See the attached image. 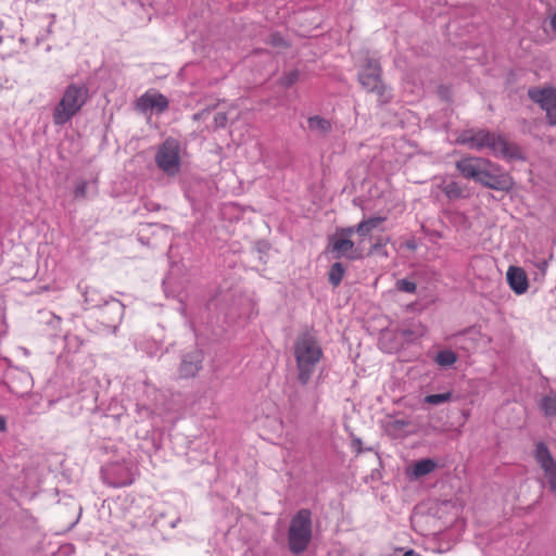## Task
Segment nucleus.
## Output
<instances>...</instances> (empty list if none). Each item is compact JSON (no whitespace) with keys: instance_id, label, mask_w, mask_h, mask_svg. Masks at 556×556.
<instances>
[{"instance_id":"nucleus-23","label":"nucleus","mask_w":556,"mask_h":556,"mask_svg":"<svg viewBox=\"0 0 556 556\" xmlns=\"http://www.w3.org/2000/svg\"><path fill=\"white\" fill-rule=\"evenodd\" d=\"M453 399L452 392H445L440 394H429L425 397V403L430 405H440L450 402Z\"/></svg>"},{"instance_id":"nucleus-21","label":"nucleus","mask_w":556,"mask_h":556,"mask_svg":"<svg viewBox=\"0 0 556 556\" xmlns=\"http://www.w3.org/2000/svg\"><path fill=\"white\" fill-rule=\"evenodd\" d=\"M346 267L341 262H336L330 266L328 280L333 287H338L345 274Z\"/></svg>"},{"instance_id":"nucleus-5","label":"nucleus","mask_w":556,"mask_h":556,"mask_svg":"<svg viewBox=\"0 0 556 556\" xmlns=\"http://www.w3.org/2000/svg\"><path fill=\"white\" fill-rule=\"evenodd\" d=\"M313 536L312 513L300 509L291 519L288 529V546L292 554L300 555L308 547Z\"/></svg>"},{"instance_id":"nucleus-22","label":"nucleus","mask_w":556,"mask_h":556,"mask_svg":"<svg viewBox=\"0 0 556 556\" xmlns=\"http://www.w3.org/2000/svg\"><path fill=\"white\" fill-rule=\"evenodd\" d=\"M456 361L457 356L452 350H442L435 355V362L442 367L452 366Z\"/></svg>"},{"instance_id":"nucleus-20","label":"nucleus","mask_w":556,"mask_h":556,"mask_svg":"<svg viewBox=\"0 0 556 556\" xmlns=\"http://www.w3.org/2000/svg\"><path fill=\"white\" fill-rule=\"evenodd\" d=\"M539 406L546 417L556 416V393L549 392L548 394L544 395L541 399Z\"/></svg>"},{"instance_id":"nucleus-24","label":"nucleus","mask_w":556,"mask_h":556,"mask_svg":"<svg viewBox=\"0 0 556 556\" xmlns=\"http://www.w3.org/2000/svg\"><path fill=\"white\" fill-rule=\"evenodd\" d=\"M396 289L402 292L414 293L417 289V285L407 279H400L396 281Z\"/></svg>"},{"instance_id":"nucleus-27","label":"nucleus","mask_w":556,"mask_h":556,"mask_svg":"<svg viewBox=\"0 0 556 556\" xmlns=\"http://www.w3.org/2000/svg\"><path fill=\"white\" fill-rule=\"evenodd\" d=\"M368 254H381L383 256H387V251L384 250V243L382 242L381 239L371 245Z\"/></svg>"},{"instance_id":"nucleus-11","label":"nucleus","mask_w":556,"mask_h":556,"mask_svg":"<svg viewBox=\"0 0 556 556\" xmlns=\"http://www.w3.org/2000/svg\"><path fill=\"white\" fill-rule=\"evenodd\" d=\"M491 131L485 128L464 130L456 139L459 144L468 146L472 150H483L485 139Z\"/></svg>"},{"instance_id":"nucleus-7","label":"nucleus","mask_w":556,"mask_h":556,"mask_svg":"<svg viewBox=\"0 0 556 556\" xmlns=\"http://www.w3.org/2000/svg\"><path fill=\"white\" fill-rule=\"evenodd\" d=\"M483 149H489L495 156L508 161L525 160L520 147L516 143L508 142L501 134L491 131L489 138L485 139Z\"/></svg>"},{"instance_id":"nucleus-35","label":"nucleus","mask_w":556,"mask_h":556,"mask_svg":"<svg viewBox=\"0 0 556 556\" xmlns=\"http://www.w3.org/2000/svg\"><path fill=\"white\" fill-rule=\"evenodd\" d=\"M352 445H353V447L356 450V452L358 454L362 453V441H361V439L353 440Z\"/></svg>"},{"instance_id":"nucleus-2","label":"nucleus","mask_w":556,"mask_h":556,"mask_svg":"<svg viewBox=\"0 0 556 556\" xmlns=\"http://www.w3.org/2000/svg\"><path fill=\"white\" fill-rule=\"evenodd\" d=\"M294 357L298 381L302 387H305L323 357V350L316 337L309 330H304L298 336L294 342Z\"/></svg>"},{"instance_id":"nucleus-13","label":"nucleus","mask_w":556,"mask_h":556,"mask_svg":"<svg viewBox=\"0 0 556 556\" xmlns=\"http://www.w3.org/2000/svg\"><path fill=\"white\" fill-rule=\"evenodd\" d=\"M137 108L147 112L149 110H156L162 113L168 109V100L162 93H144L137 101Z\"/></svg>"},{"instance_id":"nucleus-32","label":"nucleus","mask_w":556,"mask_h":556,"mask_svg":"<svg viewBox=\"0 0 556 556\" xmlns=\"http://www.w3.org/2000/svg\"><path fill=\"white\" fill-rule=\"evenodd\" d=\"M214 108L215 106H212V108L208 106V108H205V109L201 110L200 112L193 114V116H192L193 121H200V119L205 118Z\"/></svg>"},{"instance_id":"nucleus-16","label":"nucleus","mask_w":556,"mask_h":556,"mask_svg":"<svg viewBox=\"0 0 556 556\" xmlns=\"http://www.w3.org/2000/svg\"><path fill=\"white\" fill-rule=\"evenodd\" d=\"M307 124H308V128L312 131L317 132L318 135H321L324 137L327 136L332 130V125H331L330 121H328L319 115L311 116L307 119Z\"/></svg>"},{"instance_id":"nucleus-1","label":"nucleus","mask_w":556,"mask_h":556,"mask_svg":"<svg viewBox=\"0 0 556 556\" xmlns=\"http://www.w3.org/2000/svg\"><path fill=\"white\" fill-rule=\"evenodd\" d=\"M455 166L462 176L483 187L496 191L509 192L514 188L513 177L498 164L479 156H464Z\"/></svg>"},{"instance_id":"nucleus-29","label":"nucleus","mask_w":556,"mask_h":556,"mask_svg":"<svg viewBox=\"0 0 556 556\" xmlns=\"http://www.w3.org/2000/svg\"><path fill=\"white\" fill-rule=\"evenodd\" d=\"M356 232V226H351V227H344V228H340L337 230V235L339 237H342V238H349L351 239V237Z\"/></svg>"},{"instance_id":"nucleus-19","label":"nucleus","mask_w":556,"mask_h":556,"mask_svg":"<svg viewBox=\"0 0 556 556\" xmlns=\"http://www.w3.org/2000/svg\"><path fill=\"white\" fill-rule=\"evenodd\" d=\"M437 468V462L430 458H424L415 463L413 468V475L416 478L429 475Z\"/></svg>"},{"instance_id":"nucleus-18","label":"nucleus","mask_w":556,"mask_h":556,"mask_svg":"<svg viewBox=\"0 0 556 556\" xmlns=\"http://www.w3.org/2000/svg\"><path fill=\"white\" fill-rule=\"evenodd\" d=\"M442 191L448 198V200L465 199L468 197L466 188L457 181L445 182L442 187Z\"/></svg>"},{"instance_id":"nucleus-28","label":"nucleus","mask_w":556,"mask_h":556,"mask_svg":"<svg viewBox=\"0 0 556 556\" xmlns=\"http://www.w3.org/2000/svg\"><path fill=\"white\" fill-rule=\"evenodd\" d=\"M86 194H87V182L80 181L74 190V195L76 199H84V198H86Z\"/></svg>"},{"instance_id":"nucleus-15","label":"nucleus","mask_w":556,"mask_h":556,"mask_svg":"<svg viewBox=\"0 0 556 556\" xmlns=\"http://www.w3.org/2000/svg\"><path fill=\"white\" fill-rule=\"evenodd\" d=\"M307 391L305 389H294L288 396L290 409L298 414L308 404Z\"/></svg>"},{"instance_id":"nucleus-6","label":"nucleus","mask_w":556,"mask_h":556,"mask_svg":"<svg viewBox=\"0 0 556 556\" xmlns=\"http://www.w3.org/2000/svg\"><path fill=\"white\" fill-rule=\"evenodd\" d=\"M155 163L164 173L168 175H175L179 172V143L176 139L167 138L162 143L156 152Z\"/></svg>"},{"instance_id":"nucleus-14","label":"nucleus","mask_w":556,"mask_h":556,"mask_svg":"<svg viewBox=\"0 0 556 556\" xmlns=\"http://www.w3.org/2000/svg\"><path fill=\"white\" fill-rule=\"evenodd\" d=\"M506 278L513 291L517 294H522L528 290V278L526 271L516 266H510L507 270Z\"/></svg>"},{"instance_id":"nucleus-38","label":"nucleus","mask_w":556,"mask_h":556,"mask_svg":"<svg viewBox=\"0 0 556 556\" xmlns=\"http://www.w3.org/2000/svg\"><path fill=\"white\" fill-rule=\"evenodd\" d=\"M5 427H7L5 419L2 416H0V431H4Z\"/></svg>"},{"instance_id":"nucleus-25","label":"nucleus","mask_w":556,"mask_h":556,"mask_svg":"<svg viewBox=\"0 0 556 556\" xmlns=\"http://www.w3.org/2000/svg\"><path fill=\"white\" fill-rule=\"evenodd\" d=\"M228 122L227 114L225 112H218L214 116V130L225 128Z\"/></svg>"},{"instance_id":"nucleus-4","label":"nucleus","mask_w":556,"mask_h":556,"mask_svg":"<svg viewBox=\"0 0 556 556\" xmlns=\"http://www.w3.org/2000/svg\"><path fill=\"white\" fill-rule=\"evenodd\" d=\"M88 88L81 84H71L66 87L60 102L53 111V122L55 125H64L75 116L84 106L88 99Z\"/></svg>"},{"instance_id":"nucleus-33","label":"nucleus","mask_w":556,"mask_h":556,"mask_svg":"<svg viewBox=\"0 0 556 556\" xmlns=\"http://www.w3.org/2000/svg\"><path fill=\"white\" fill-rule=\"evenodd\" d=\"M408 421L404 420V419H396L392 422V427L396 430H401L403 429L404 427L408 426Z\"/></svg>"},{"instance_id":"nucleus-9","label":"nucleus","mask_w":556,"mask_h":556,"mask_svg":"<svg viewBox=\"0 0 556 556\" xmlns=\"http://www.w3.org/2000/svg\"><path fill=\"white\" fill-rule=\"evenodd\" d=\"M528 97L546 112L548 124L556 126V88L532 87L528 90Z\"/></svg>"},{"instance_id":"nucleus-8","label":"nucleus","mask_w":556,"mask_h":556,"mask_svg":"<svg viewBox=\"0 0 556 556\" xmlns=\"http://www.w3.org/2000/svg\"><path fill=\"white\" fill-rule=\"evenodd\" d=\"M534 458L544 472L549 491L556 495V460L544 442L536 443Z\"/></svg>"},{"instance_id":"nucleus-34","label":"nucleus","mask_w":556,"mask_h":556,"mask_svg":"<svg viewBox=\"0 0 556 556\" xmlns=\"http://www.w3.org/2000/svg\"><path fill=\"white\" fill-rule=\"evenodd\" d=\"M535 265L540 269V271L544 275L546 271L548 262L546 260H542V261H539Z\"/></svg>"},{"instance_id":"nucleus-39","label":"nucleus","mask_w":556,"mask_h":556,"mask_svg":"<svg viewBox=\"0 0 556 556\" xmlns=\"http://www.w3.org/2000/svg\"><path fill=\"white\" fill-rule=\"evenodd\" d=\"M403 556H420V555L418 553H416L415 551L410 549V551L405 552Z\"/></svg>"},{"instance_id":"nucleus-10","label":"nucleus","mask_w":556,"mask_h":556,"mask_svg":"<svg viewBox=\"0 0 556 556\" xmlns=\"http://www.w3.org/2000/svg\"><path fill=\"white\" fill-rule=\"evenodd\" d=\"M328 250L332 253L334 258L346 257L354 261L362 257L361 250L355 247V243L349 238H331L329 241Z\"/></svg>"},{"instance_id":"nucleus-30","label":"nucleus","mask_w":556,"mask_h":556,"mask_svg":"<svg viewBox=\"0 0 556 556\" xmlns=\"http://www.w3.org/2000/svg\"><path fill=\"white\" fill-rule=\"evenodd\" d=\"M269 42L275 47H285L287 46L286 40L279 34H271L269 37Z\"/></svg>"},{"instance_id":"nucleus-37","label":"nucleus","mask_w":556,"mask_h":556,"mask_svg":"<svg viewBox=\"0 0 556 556\" xmlns=\"http://www.w3.org/2000/svg\"><path fill=\"white\" fill-rule=\"evenodd\" d=\"M111 307L117 313V315L122 312V304L118 301L112 303Z\"/></svg>"},{"instance_id":"nucleus-17","label":"nucleus","mask_w":556,"mask_h":556,"mask_svg":"<svg viewBox=\"0 0 556 556\" xmlns=\"http://www.w3.org/2000/svg\"><path fill=\"white\" fill-rule=\"evenodd\" d=\"M386 220V217L381 216H372L367 219H363L357 226H356V233L361 238H366L374 229L378 228L380 224H382Z\"/></svg>"},{"instance_id":"nucleus-3","label":"nucleus","mask_w":556,"mask_h":556,"mask_svg":"<svg viewBox=\"0 0 556 556\" xmlns=\"http://www.w3.org/2000/svg\"><path fill=\"white\" fill-rule=\"evenodd\" d=\"M357 80L366 92L374 93L379 104L391 101V93L382 79V67L379 60L366 56L359 65Z\"/></svg>"},{"instance_id":"nucleus-12","label":"nucleus","mask_w":556,"mask_h":556,"mask_svg":"<svg viewBox=\"0 0 556 556\" xmlns=\"http://www.w3.org/2000/svg\"><path fill=\"white\" fill-rule=\"evenodd\" d=\"M203 353L200 350H193L182 356L179 375L181 378H191L201 369Z\"/></svg>"},{"instance_id":"nucleus-31","label":"nucleus","mask_w":556,"mask_h":556,"mask_svg":"<svg viewBox=\"0 0 556 556\" xmlns=\"http://www.w3.org/2000/svg\"><path fill=\"white\" fill-rule=\"evenodd\" d=\"M131 482H132V480L130 478L112 479V480L108 479V483L110 485L114 486V488H121V486L129 485Z\"/></svg>"},{"instance_id":"nucleus-26","label":"nucleus","mask_w":556,"mask_h":556,"mask_svg":"<svg viewBox=\"0 0 556 556\" xmlns=\"http://www.w3.org/2000/svg\"><path fill=\"white\" fill-rule=\"evenodd\" d=\"M298 79H299V72L292 71V72L286 74L281 78V84H282V86L288 88V87H291Z\"/></svg>"},{"instance_id":"nucleus-36","label":"nucleus","mask_w":556,"mask_h":556,"mask_svg":"<svg viewBox=\"0 0 556 556\" xmlns=\"http://www.w3.org/2000/svg\"><path fill=\"white\" fill-rule=\"evenodd\" d=\"M549 26L552 30L556 34V12L549 18Z\"/></svg>"}]
</instances>
